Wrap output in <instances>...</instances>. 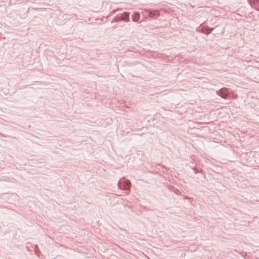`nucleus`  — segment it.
Wrapping results in <instances>:
<instances>
[{"label": "nucleus", "mask_w": 259, "mask_h": 259, "mask_svg": "<svg viewBox=\"0 0 259 259\" xmlns=\"http://www.w3.org/2000/svg\"><path fill=\"white\" fill-rule=\"evenodd\" d=\"M140 18V14L138 13H135L132 16V19L134 21H137Z\"/></svg>", "instance_id": "nucleus-1"}, {"label": "nucleus", "mask_w": 259, "mask_h": 259, "mask_svg": "<svg viewBox=\"0 0 259 259\" xmlns=\"http://www.w3.org/2000/svg\"><path fill=\"white\" fill-rule=\"evenodd\" d=\"M131 186V183L129 181H125L123 182V187L124 189H130Z\"/></svg>", "instance_id": "nucleus-2"}, {"label": "nucleus", "mask_w": 259, "mask_h": 259, "mask_svg": "<svg viewBox=\"0 0 259 259\" xmlns=\"http://www.w3.org/2000/svg\"><path fill=\"white\" fill-rule=\"evenodd\" d=\"M125 19H126L127 20H128V14L127 13H125ZM123 19H124V18H122Z\"/></svg>", "instance_id": "nucleus-3"}]
</instances>
